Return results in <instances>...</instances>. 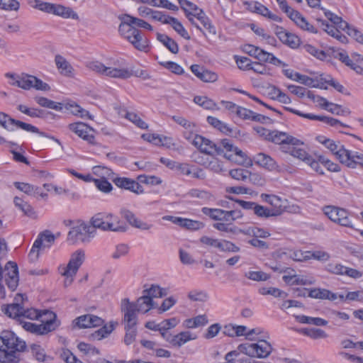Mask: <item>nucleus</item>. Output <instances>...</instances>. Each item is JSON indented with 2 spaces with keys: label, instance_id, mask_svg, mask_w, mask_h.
Instances as JSON below:
<instances>
[{
  "label": "nucleus",
  "instance_id": "1",
  "mask_svg": "<svg viewBox=\"0 0 363 363\" xmlns=\"http://www.w3.org/2000/svg\"><path fill=\"white\" fill-rule=\"evenodd\" d=\"M137 26L149 30H152V26L147 22L125 14L121 23L118 31L120 34L130 43L133 47L140 51H146L149 44L147 39L143 35V33L133 26Z\"/></svg>",
  "mask_w": 363,
  "mask_h": 363
},
{
  "label": "nucleus",
  "instance_id": "2",
  "mask_svg": "<svg viewBox=\"0 0 363 363\" xmlns=\"http://www.w3.org/2000/svg\"><path fill=\"white\" fill-rule=\"evenodd\" d=\"M26 349V342L9 330L3 331L0 335V362H18L20 353Z\"/></svg>",
  "mask_w": 363,
  "mask_h": 363
},
{
  "label": "nucleus",
  "instance_id": "3",
  "mask_svg": "<svg viewBox=\"0 0 363 363\" xmlns=\"http://www.w3.org/2000/svg\"><path fill=\"white\" fill-rule=\"evenodd\" d=\"M28 4L33 9H38L48 13H52L65 18L78 19V14L70 7H66L60 4H54L43 2L40 0H28Z\"/></svg>",
  "mask_w": 363,
  "mask_h": 363
},
{
  "label": "nucleus",
  "instance_id": "4",
  "mask_svg": "<svg viewBox=\"0 0 363 363\" xmlns=\"http://www.w3.org/2000/svg\"><path fill=\"white\" fill-rule=\"evenodd\" d=\"M317 140L328 149L342 164L348 167L354 164L352 162V157L354 152L346 150L340 142L325 138L324 136H318Z\"/></svg>",
  "mask_w": 363,
  "mask_h": 363
},
{
  "label": "nucleus",
  "instance_id": "5",
  "mask_svg": "<svg viewBox=\"0 0 363 363\" xmlns=\"http://www.w3.org/2000/svg\"><path fill=\"white\" fill-rule=\"evenodd\" d=\"M0 126L8 131H14L16 128H21L28 132L37 133L42 137L53 140L55 139L54 137L49 136L47 133L40 131L37 127L23 121L16 120L4 112H0Z\"/></svg>",
  "mask_w": 363,
  "mask_h": 363
},
{
  "label": "nucleus",
  "instance_id": "6",
  "mask_svg": "<svg viewBox=\"0 0 363 363\" xmlns=\"http://www.w3.org/2000/svg\"><path fill=\"white\" fill-rule=\"evenodd\" d=\"M96 230L88 223H81L72 227L68 233L67 240L71 243H89L95 237Z\"/></svg>",
  "mask_w": 363,
  "mask_h": 363
},
{
  "label": "nucleus",
  "instance_id": "7",
  "mask_svg": "<svg viewBox=\"0 0 363 363\" xmlns=\"http://www.w3.org/2000/svg\"><path fill=\"white\" fill-rule=\"evenodd\" d=\"M272 347L266 340H261L257 343H243L238 346V350L250 357L265 358L272 352Z\"/></svg>",
  "mask_w": 363,
  "mask_h": 363
},
{
  "label": "nucleus",
  "instance_id": "8",
  "mask_svg": "<svg viewBox=\"0 0 363 363\" xmlns=\"http://www.w3.org/2000/svg\"><path fill=\"white\" fill-rule=\"evenodd\" d=\"M221 145L223 146L221 150H223L221 155H223L227 160L242 165L250 164L251 160L247 157V155L230 143L229 140H222Z\"/></svg>",
  "mask_w": 363,
  "mask_h": 363
},
{
  "label": "nucleus",
  "instance_id": "9",
  "mask_svg": "<svg viewBox=\"0 0 363 363\" xmlns=\"http://www.w3.org/2000/svg\"><path fill=\"white\" fill-rule=\"evenodd\" d=\"M85 259V252L82 250H78L71 255V257L66 267L61 272L62 276L66 277L65 284H70L73 277L77 274L79 268Z\"/></svg>",
  "mask_w": 363,
  "mask_h": 363
},
{
  "label": "nucleus",
  "instance_id": "10",
  "mask_svg": "<svg viewBox=\"0 0 363 363\" xmlns=\"http://www.w3.org/2000/svg\"><path fill=\"white\" fill-rule=\"evenodd\" d=\"M324 213L334 223L345 227H352L349 218V213L344 208L333 206H328L323 208Z\"/></svg>",
  "mask_w": 363,
  "mask_h": 363
},
{
  "label": "nucleus",
  "instance_id": "11",
  "mask_svg": "<svg viewBox=\"0 0 363 363\" xmlns=\"http://www.w3.org/2000/svg\"><path fill=\"white\" fill-rule=\"evenodd\" d=\"M194 145L201 153L208 156L221 155L223 152L220 147L217 146L213 141L200 135H196L193 140Z\"/></svg>",
  "mask_w": 363,
  "mask_h": 363
},
{
  "label": "nucleus",
  "instance_id": "12",
  "mask_svg": "<svg viewBox=\"0 0 363 363\" xmlns=\"http://www.w3.org/2000/svg\"><path fill=\"white\" fill-rule=\"evenodd\" d=\"M68 128L89 144L96 145L94 135L96 130L87 124L82 122H76L69 124Z\"/></svg>",
  "mask_w": 363,
  "mask_h": 363
},
{
  "label": "nucleus",
  "instance_id": "13",
  "mask_svg": "<svg viewBox=\"0 0 363 363\" xmlns=\"http://www.w3.org/2000/svg\"><path fill=\"white\" fill-rule=\"evenodd\" d=\"M269 134L270 136L268 138V141L281 145V150L284 146L288 147L289 145H300L303 144L300 140L285 132L274 130H272Z\"/></svg>",
  "mask_w": 363,
  "mask_h": 363
},
{
  "label": "nucleus",
  "instance_id": "14",
  "mask_svg": "<svg viewBox=\"0 0 363 363\" xmlns=\"http://www.w3.org/2000/svg\"><path fill=\"white\" fill-rule=\"evenodd\" d=\"M113 217V215L111 213H97L91 218L90 225L94 230L99 228L104 231L121 230L120 228H115L111 223V220H112Z\"/></svg>",
  "mask_w": 363,
  "mask_h": 363
},
{
  "label": "nucleus",
  "instance_id": "15",
  "mask_svg": "<svg viewBox=\"0 0 363 363\" xmlns=\"http://www.w3.org/2000/svg\"><path fill=\"white\" fill-rule=\"evenodd\" d=\"M121 311L123 313V321L125 328L135 327L138 323V317L135 306L133 302H130L128 298L122 300Z\"/></svg>",
  "mask_w": 363,
  "mask_h": 363
},
{
  "label": "nucleus",
  "instance_id": "16",
  "mask_svg": "<svg viewBox=\"0 0 363 363\" xmlns=\"http://www.w3.org/2000/svg\"><path fill=\"white\" fill-rule=\"evenodd\" d=\"M6 272L4 279L7 286L11 290L15 291L18 285V268L17 264L9 261L5 266Z\"/></svg>",
  "mask_w": 363,
  "mask_h": 363
},
{
  "label": "nucleus",
  "instance_id": "17",
  "mask_svg": "<svg viewBox=\"0 0 363 363\" xmlns=\"http://www.w3.org/2000/svg\"><path fill=\"white\" fill-rule=\"evenodd\" d=\"M120 213L127 220V222L134 228L143 230H149L152 227V224H149L138 219L133 212L125 208H122L120 210Z\"/></svg>",
  "mask_w": 363,
  "mask_h": 363
},
{
  "label": "nucleus",
  "instance_id": "18",
  "mask_svg": "<svg viewBox=\"0 0 363 363\" xmlns=\"http://www.w3.org/2000/svg\"><path fill=\"white\" fill-rule=\"evenodd\" d=\"M5 77L6 78H13L16 79L15 82H9L12 86H16L25 90H28L33 88V83L34 76L28 74L22 73L21 75H17L14 73H6Z\"/></svg>",
  "mask_w": 363,
  "mask_h": 363
},
{
  "label": "nucleus",
  "instance_id": "19",
  "mask_svg": "<svg viewBox=\"0 0 363 363\" xmlns=\"http://www.w3.org/2000/svg\"><path fill=\"white\" fill-rule=\"evenodd\" d=\"M113 182L118 187L129 190L136 194L144 193L143 187L134 179L127 177H117L114 179Z\"/></svg>",
  "mask_w": 363,
  "mask_h": 363
},
{
  "label": "nucleus",
  "instance_id": "20",
  "mask_svg": "<svg viewBox=\"0 0 363 363\" xmlns=\"http://www.w3.org/2000/svg\"><path fill=\"white\" fill-rule=\"evenodd\" d=\"M74 323L79 328H87L102 325L104 320L94 315L86 314L77 318Z\"/></svg>",
  "mask_w": 363,
  "mask_h": 363
},
{
  "label": "nucleus",
  "instance_id": "21",
  "mask_svg": "<svg viewBox=\"0 0 363 363\" xmlns=\"http://www.w3.org/2000/svg\"><path fill=\"white\" fill-rule=\"evenodd\" d=\"M276 34L283 43L293 49L298 48L300 45L299 38L293 33L287 32L283 28H278Z\"/></svg>",
  "mask_w": 363,
  "mask_h": 363
},
{
  "label": "nucleus",
  "instance_id": "22",
  "mask_svg": "<svg viewBox=\"0 0 363 363\" xmlns=\"http://www.w3.org/2000/svg\"><path fill=\"white\" fill-rule=\"evenodd\" d=\"M254 160L255 163L269 171H279V166L277 164L276 161L271 157L269 155L259 152L257 154Z\"/></svg>",
  "mask_w": 363,
  "mask_h": 363
},
{
  "label": "nucleus",
  "instance_id": "23",
  "mask_svg": "<svg viewBox=\"0 0 363 363\" xmlns=\"http://www.w3.org/2000/svg\"><path fill=\"white\" fill-rule=\"evenodd\" d=\"M164 219L171 220L172 223L189 230H199L202 228L204 225L203 223L200 221L179 217L166 216L164 217Z\"/></svg>",
  "mask_w": 363,
  "mask_h": 363
},
{
  "label": "nucleus",
  "instance_id": "24",
  "mask_svg": "<svg viewBox=\"0 0 363 363\" xmlns=\"http://www.w3.org/2000/svg\"><path fill=\"white\" fill-rule=\"evenodd\" d=\"M289 18L301 29L313 33H318L314 26L310 24L298 11L294 10L291 13H290Z\"/></svg>",
  "mask_w": 363,
  "mask_h": 363
},
{
  "label": "nucleus",
  "instance_id": "25",
  "mask_svg": "<svg viewBox=\"0 0 363 363\" xmlns=\"http://www.w3.org/2000/svg\"><path fill=\"white\" fill-rule=\"evenodd\" d=\"M260 198L263 201L271 206L270 208L281 214L284 213V206H283V200L279 196L274 194H262Z\"/></svg>",
  "mask_w": 363,
  "mask_h": 363
},
{
  "label": "nucleus",
  "instance_id": "26",
  "mask_svg": "<svg viewBox=\"0 0 363 363\" xmlns=\"http://www.w3.org/2000/svg\"><path fill=\"white\" fill-rule=\"evenodd\" d=\"M133 304L135 306V308L138 312L144 313L148 312L150 309L157 307V305L155 304V302L151 299V297L145 295V294H143L141 297L138 298L136 302L133 303Z\"/></svg>",
  "mask_w": 363,
  "mask_h": 363
},
{
  "label": "nucleus",
  "instance_id": "27",
  "mask_svg": "<svg viewBox=\"0 0 363 363\" xmlns=\"http://www.w3.org/2000/svg\"><path fill=\"white\" fill-rule=\"evenodd\" d=\"M251 11L266 17L272 21L276 22H281V18L277 15L272 13L265 6L259 3L255 2L251 6Z\"/></svg>",
  "mask_w": 363,
  "mask_h": 363
},
{
  "label": "nucleus",
  "instance_id": "28",
  "mask_svg": "<svg viewBox=\"0 0 363 363\" xmlns=\"http://www.w3.org/2000/svg\"><path fill=\"white\" fill-rule=\"evenodd\" d=\"M304 118L310 120L321 121L331 127L346 126L337 119L325 116H318L313 113H306V115H304Z\"/></svg>",
  "mask_w": 363,
  "mask_h": 363
},
{
  "label": "nucleus",
  "instance_id": "29",
  "mask_svg": "<svg viewBox=\"0 0 363 363\" xmlns=\"http://www.w3.org/2000/svg\"><path fill=\"white\" fill-rule=\"evenodd\" d=\"M207 121L215 128L219 130L220 132L226 135H233L234 134V130L232 128H230L228 124L218 120L217 118L208 116Z\"/></svg>",
  "mask_w": 363,
  "mask_h": 363
},
{
  "label": "nucleus",
  "instance_id": "30",
  "mask_svg": "<svg viewBox=\"0 0 363 363\" xmlns=\"http://www.w3.org/2000/svg\"><path fill=\"white\" fill-rule=\"evenodd\" d=\"M295 146L296 145H289L288 147L284 146L282 147V152L285 153H289L293 157L301 160L307 163V159L310 158L311 156L308 155V154L304 150L296 148Z\"/></svg>",
  "mask_w": 363,
  "mask_h": 363
},
{
  "label": "nucleus",
  "instance_id": "31",
  "mask_svg": "<svg viewBox=\"0 0 363 363\" xmlns=\"http://www.w3.org/2000/svg\"><path fill=\"white\" fill-rule=\"evenodd\" d=\"M106 76L126 79L133 76V72L128 69H118L114 67H107Z\"/></svg>",
  "mask_w": 363,
  "mask_h": 363
},
{
  "label": "nucleus",
  "instance_id": "32",
  "mask_svg": "<svg viewBox=\"0 0 363 363\" xmlns=\"http://www.w3.org/2000/svg\"><path fill=\"white\" fill-rule=\"evenodd\" d=\"M257 59L261 62H269L276 66L285 65L279 59L276 57L272 53L268 52L260 48Z\"/></svg>",
  "mask_w": 363,
  "mask_h": 363
},
{
  "label": "nucleus",
  "instance_id": "33",
  "mask_svg": "<svg viewBox=\"0 0 363 363\" xmlns=\"http://www.w3.org/2000/svg\"><path fill=\"white\" fill-rule=\"evenodd\" d=\"M254 213L261 218H269L270 217H277L281 215V213L277 212V211L258 203L255 206Z\"/></svg>",
  "mask_w": 363,
  "mask_h": 363
},
{
  "label": "nucleus",
  "instance_id": "34",
  "mask_svg": "<svg viewBox=\"0 0 363 363\" xmlns=\"http://www.w3.org/2000/svg\"><path fill=\"white\" fill-rule=\"evenodd\" d=\"M38 320L43 323L47 325V323H53L54 330L60 325V322L57 320L56 314L49 310L40 311L39 318Z\"/></svg>",
  "mask_w": 363,
  "mask_h": 363
},
{
  "label": "nucleus",
  "instance_id": "35",
  "mask_svg": "<svg viewBox=\"0 0 363 363\" xmlns=\"http://www.w3.org/2000/svg\"><path fill=\"white\" fill-rule=\"evenodd\" d=\"M157 39L162 43L172 53L177 54L179 52L178 44L168 35L157 33Z\"/></svg>",
  "mask_w": 363,
  "mask_h": 363
},
{
  "label": "nucleus",
  "instance_id": "36",
  "mask_svg": "<svg viewBox=\"0 0 363 363\" xmlns=\"http://www.w3.org/2000/svg\"><path fill=\"white\" fill-rule=\"evenodd\" d=\"M65 108L75 116H78L81 118L87 117L91 120L93 119V116L88 111L82 108L80 106L74 102L65 104Z\"/></svg>",
  "mask_w": 363,
  "mask_h": 363
},
{
  "label": "nucleus",
  "instance_id": "37",
  "mask_svg": "<svg viewBox=\"0 0 363 363\" xmlns=\"http://www.w3.org/2000/svg\"><path fill=\"white\" fill-rule=\"evenodd\" d=\"M15 206L24 213L27 216L35 218V212L33 207L27 202L24 201L21 198L16 196L13 199Z\"/></svg>",
  "mask_w": 363,
  "mask_h": 363
},
{
  "label": "nucleus",
  "instance_id": "38",
  "mask_svg": "<svg viewBox=\"0 0 363 363\" xmlns=\"http://www.w3.org/2000/svg\"><path fill=\"white\" fill-rule=\"evenodd\" d=\"M13 185L17 189L29 196H36V194H39V190L40 189L38 186L24 182H15Z\"/></svg>",
  "mask_w": 363,
  "mask_h": 363
},
{
  "label": "nucleus",
  "instance_id": "39",
  "mask_svg": "<svg viewBox=\"0 0 363 363\" xmlns=\"http://www.w3.org/2000/svg\"><path fill=\"white\" fill-rule=\"evenodd\" d=\"M3 311L10 318H18L21 321L23 306H17L16 304H9L4 306Z\"/></svg>",
  "mask_w": 363,
  "mask_h": 363
},
{
  "label": "nucleus",
  "instance_id": "40",
  "mask_svg": "<svg viewBox=\"0 0 363 363\" xmlns=\"http://www.w3.org/2000/svg\"><path fill=\"white\" fill-rule=\"evenodd\" d=\"M177 323L178 320H177V318H172L170 319L163 320L162 322L157 325V326H155V328H152V326L150 325L152 323H146L145 327L152 330L162 331V330H169L172 328H174L177 325Z\"/></svg>",
  "mask_w": 363,
  "mask_h": 363
},
{
  "label": "nucleus",
  "instance_id": "41",
  "mask_svg": "<svg viewBox=\"0 0 363 363\" xmlns=\"http://www.w3.org/2000/svg\"><path fill=\"white\" fill-rule=\"evenodd\" d=\"M216 249L223 252H238L240 250V248L235 243L227 240H219Z\"/></svg>",
  "mask_w": 363,
  "mask_h": 363
},
{
  "label": "nucleus",
  "instance_id": "42",
  "mask_svg": "<svg viewBox=\"0 0 363 363\" xmlns=\"http://www.w3.org/2000/svg\"><path fill=\"white\" fill-rule=\"evenodd\" d=\"M296 318L301 323L311 324L317 326H325L328 324V321L321 318H313L302 315L296 316Z\"/></svg>",
  "mask_w": 363,
  "mask_h": 363
},
{
  "label": "nucleus",
  "instance_id": "43",
  "mask_svg": "<svg viewBox=\"0 0 363 363\" xmlns=\"http://www.w3.org/2000/svg\"><path fill=\"white\" fill-rule=\"evenodd\" d=\"M168 19L169 23H167V24L171 25L173 29L178 34H179L182 38H184L186 40H189L191 38L186 30L184 28L182 24L176 18L171 16L170 18Z\"/></svg>",
  "mask_w": 363,
  "mask_h": 363
},
{
  "label": "nucleus",
  "instance_id": "44",
  "mask_svg": "<svg viewBox=\"0 0 363 363\" xmlns=\"http://www.w3.org/2000/svg\"><path fill=\"white\" fill-rule=\"evenodd\" d=\"M55 62L57 69L61 70L62 74L67 75L72 72V68L70 64L62 56L56 55Z\"/></svg>",
  "mask_w": 363,
  "mask_h": 363
},
{
  "label": "nucleus",
  "instance_id": "45",
  "mask_svg": "<svg viewBox=\"0 0 363 363\" xmlns=\"http://www.w3.org/2000/svg\"><path fill=\"white\" fill-rule=\"evenodd\" d=\"M196 335H193L189 331L182 332L174 335V346L181 347L189 340H195Z\"/></svg>",
  "mask_w": 363,
  "mask_h": 363
},
{
  "label": "nucleus",
  "instance_id": "46",
  "mask_svg": "<svg viewBox=\"0 0 363 363\" xmlns=\"http://www.w3.org/2000/svg\"><path fill=\"white\" fill-rule=\"evenodd\" d=\"M243 215L241 211L240 210H230V211H224V213L221 218V222L224 223H233L242 218Z\"/></svg>",
  "mask_w": 363,
  "mask_h": 363
},
{
  "label": "nucleus",
  "instance_id": "47",
  "mask_svg": "<svg viewBox=\"0 0 363 363\" xmlns=\"http://www.w3.org/2000/svg\"><path fill=\"white\" fill-rule=\"evenodd\" d=\"M18 110L21 113L26 114L33 118H43L44 111L40 109L28 108L25 105L20 104L17 107Z\"/></svg>",
  "mask_w": 363,
  "mask_h": 363
},
{
  "label": "nucleus",
  "instance_id": "48",
  "mask_svg": "<svg viewBox=\"0 0 363 363\" xmlns=\"http://www.w3.org/2000/svg\"><path fill=\"white\" fill-rule=\"evenodd\" d=\"M302 333L313 339H323L328 337L327 333L320 328H306L303 329Z\"/></svg>",
  "mask_w": 363,
  "mask_h": 363
},
{
  "label": "nucleus",
  "instance_id": "49",
  "mask_svg": "<svg viewBox=\"0 0 363 363\" xmlns=\"http://www.w3.org/2000/svg\"><path fill=\"white\" fill-rule=\"evenodd\" d=\"M213 227L220 232L236 234L237 227L231 223L218 222L213 224Z\"/></svg>",
  "mask_w": 363,
  "mask_h": 363
},
{
  "label": "nucleus",
  "instance_id": "50",
  "mask_svg": "<svg viewBox=\"0 0 363 363\" xmlns=\"http://www.w3.org/2000/svg\"><path fill=\"white\" fill-rule=\"evenodd\" d=\"M130 247L128 244L121 243L116 246L115 250L111 255L113 259H118L121 257H125L128 255Z\"/></svg>",
  "mask_w": 363,
  "mask_h": 363
},
{
  "label": "nucleus",
  "instance_id": "51",
  "mask_svg": "<svg viewBox=\"0 0 363 363\" xmlns=\"http://www.w3.org/2000/svg\"><path fill=\"white\" fill-rule=\"evenodd\" d=\"M225 210H222L220 208H211L208 207H203L201 209L202 213L209 216L211 219L214 220L220 221L222 216L224 213Z\"/></svg>",
  "mask_w": 363,
  "mask_h": 363
},
{
  "label": "nucleus",
  "instance_id": "52",
  "mask_svg": "<svg viewBox=\"0 0 363 363\" xmlns=\"http://www.w3.org/2000/svg\"><path fill=\"white\" fill-rule=\"evenodd\" d=\"M143 294L152 298L162 297L167 295V292L164 289L160 288L158 285H152L148 289H145Z\"/></svg>",
  "mask_w": 363,
  "mask_h": 363
},
{
  "label": "nucleus",
  "instance_id": "53",
  "mask_svg": "<svg viewBox=\"0 0 363 363\" xmlns=\"http://www.w3.org/2000/svg\"><path fill=\"white\" fill-rule=\"evenodd\" d=\"M92 182L94 183L96 188L102 192L108 193L112 189L111 184L108 182L105 178L94 179L93 178Z\"/></svg>",
  "mask_w": 363,
  "mask_h": 363
},
{
  "label": "nucleus",
  "instance_id": "54",
  "mask_svg": "<svg viewBox=\"0 0 363 363\" xmlns=\"http://www.w3.org/2000/svg\"><path fill=\"white\" fill-rule=\"evenodd\" d=\"M229 174L232 178L236 180L246 181L250 177V171L238 168L230 170Z\"/></svg>",
  "mask_w": 363,
  "mask_h": 363
},
{
  "label": "nucleus",
  "instance_id": "55",
  "mask_svg": "<svg viewBox=\"0 0 363 363\" xmlns=\"http://www.w3.org/2000/svg\"><path fill=\"white\" fill-rule=\"evenodd\" d=\"M113 329L114 324L111 323L109 325H104L102 328L93 333L92 336L94 338L101 340L109 335L113 330Z\"/></svg>",
  "mask_w": 363,
  "mask_h": 363
},
{
  "label": "nucleus",
  "instance_id": "56",
  "mask_svg": "<svg viewBox=\"0 0 363 363\" xmlns=\"http://www.w3.org/2000/svg\"><path fill=\"white\" fill-rule=\"evenodd\" d=\"M210 157L206 167L216 173L221 172L223 170L222 162L214 156Z\"/></svg>",
  "mask_w": 363,
  "mask_h": 363
},
{
  "label": "nucleus",
  "instance_id": "57",
  "mask_svg": "<svg viewBox=\"0 0 363 363\" xmlns=\"http://www.w3.org/2000/svg\"><path fill=\"white\" fill-rule=\"evenodd\" d=\"M245 277L257 281H267L270 277L269 274L262 271H250L245 274Z\"/></svg>",
  "mask_w": 363,
  "mask_h": 363
},
{
  "label": "nucleus",
  "instance_id": "58",
  "mask_svg": "<svg viewBox=\"0 0 363 363\" xmlns=\"http://www.w3.org/2000/svg\"><path fill=\"white\" fill-rule=\"evenodd\" d=\"M178 1L181 8L184 11L186 17L193 15L192 11H197L199 10V7L196 4L188 0H178Z\"/></svg>",
  "mask_w": 363,
  "mask_h": 363
},
{
  "label": "nucleus",
  "instance_id": "59",
  "mask_svg": "<svg viewBox=\"0 0 363 363\" xmlns=\"http://www.w3.org/2000/svg\"><path fill=\"white\" fill-rule=\"evenodd\" d=\"M327 111L337 116H348L350 114V111L348 108H342V106L333 103H330Z\"/></svg>",
  "mask_w": 363,
  "mask_h": 363
},
{
  "label": "nucleus",
  "instance_id": "60",
  "mask_svg": "<svg viewBox=\"0 0 363 363\" xmlns=\"http://www.w3.org/2000/svg\"><path fill=\"white\" fill-rule=\"evenodd\" d=\"M125 118L141 129H147L148 127L147 124L133 112H127Z\"/></svg>",
  "mask_w": 363,
  "mask_h": 363
},
{
  "label": "nucleus",
  "instance_id": "61",
  "mask_svg": "<svg viewBox=\"0 0 363 363\" xmlns=\"http://www.w3.org/2000/svg\"><path fill=\"white\" fill-rule=\"evenodd\" d=\"M160 64L174 74H182L184 73V69L176 62L167 61L160 62Z\"/></svg>",
  "mask_w": 363,
  "mask_h": 363
},
{
  "label": "nucleus",
  "instance_id": "62",
  "mask_svg": "<svg viewBox=\"0 0 363 363\" xmlns=\"http://www.w3.org/2000/svg\"><path fill=\"white\" fill-rule=\"evenodd\" d=\"M279 273H284L285 275L283 276L282 279L284 281L289 284L291 285L296 274L294 269L289 268V267H283L280 271Z\"/></svg>",
  "mask_w": 363,
  "mask_h": 363
},
{
  "label": "nucleus",
  "instance_id": "63",
  "mask_svg": "<svg viewBox=\"0 0 363 363\" xmlns=\"http://www.w3.org/2000/svg\"><path fill=\"white\" fill-rule=\"evenodd\" d=\"M199 79L204 82H214L218 80V74L216 72L204 69Z\"/></svg>",
  "mask_w": 363,
  "mask_h": 363
},
{
  "label": "nucleus",
  "instance_id": "64",
  "mask_svg": "<svg viewBox=\"0 0 363 363\" xmlns=\"http://www.w3.org/2000/svg\"><path fill=\"white\" fill-rule=\"evenodd\" d=\"M60 358L65 362V363H81L69 350H63L60 354Z\"/></svg>",
  "mask_w": 363,
  "mask_h": 363
}]
</instances>
